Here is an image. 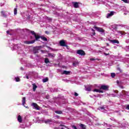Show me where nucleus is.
I'll return each instance as SVG.
<instances>
[{"mask_svg":"<svg viewBox=\"0 0 129 129\" xmlns=\"http://www.w3.org/2000/svg\"><path fill=\"white\" fill-rule=\"evenodd\" d=\"M30 33L31 34H32V35H33V36H34L35 40L24 41L25 44H27V45H29L30 44H34V43H35L36 41H39V39H41V36L37 35V34L35 33V31H30Z\"/></svg>","mask_w":129,"mask_h":129,"instance_id":"nucleus-1","label":"nucleus"},{"mask_svg":"<svg viewBox=\"0 0 129 129\" xmlns=\"http://www.w3.org/2000/svg\"><path fill=\"white\" fill-rule=\"evenodd\" d=\"M94 28L95 29V30L97 31V32H99V33H104V32H105L104 29H103V28L97 27L95 25L94 26Z\"/></svg>","mask_w":129,"mask_h":129,"instance_id":"nucleus-2","label":"nucleus"},{"mask_svg":"<svg viewBox=\"0 0 129 129\" xmlns=\"http://www.w3.org/2000/svg\"><path fill=\"white\" fill-rule=\"evenodd\" d=\"M77 54L81 55V56H85V55H86V53H85V51L82 49L78 50L77 51Z\"/></svg>","mask_w":129,"mask_h":129,"instance_id":"nucleus-3","label":"nucleus"},{"mask_svg":"<svg viewBox=\"0 0 129 129\" xmlns=\"http://www.w3.org/2000/svg\"><path fill=\"white\" fill-rule=\"evenodd\" d=\"M59 45L61 47H66L68 48V45L66 44V42H65V40H61L59 41Z\"/></svg>","mask_w":129,"mask_h":129,"instance_id":"nucleus-4","label":"nucleus"},{"mask_svg":"<svg viewBox=\"0 0 129 129\" xmlns=\"http://www.w3.org/2000/svg\"><path fill=\"white\" fill-rule=\"evenodd\" d=\"M109 87L106 85H101L100 89H102L103 90H108Z\"/></svg>","mask_w":129,"mask_h":129,"instance_id":"nucleus-5","label":"nucleus"},{"mask_svg":"<svg viewBox=\"0 0 129 129\" xmlns=\"http://www.w3.org/2000/svg\"><path fill=\"white\" fill-rule=\"evenodd\" d=\"M109 42L112 43V44H119V41L116 39L111 40L109 39Z\"/></svg>","mask_w":129,"mask_h":129,"instance_id":"nucleus-6","label":"nucleus"},{"mask_svg":"<svg viewBox=\"0 0 129 129\" xmlns=\"http://www.w3.org/2000/svg\"><path fill=\"white\" fill-rule=\"evenodd\" d=\"M32 105V106H33V107H35V108L37 109V110H40V107H39V106L38 105V104H37V103H33Z\"/></svg>","mask_w":129,"mask_h":129,"instance_id":"nucleus-7","label":"nucleus"},{"mask_svg":"<svg viewBox=\"0 0 129 129\" xmlns=\"http://www.w3.org/2000/svg\"><path fill=\"white\" fill-rule=\"evenodd\" d=\"M72 4L74 6V7L75 9H78V8H79V4H78V3H77V2H73Z\"/></svg>","mask_w":129,"mask_h":129,"instance_id":"nucleus-8","label":"nucleus"},{"mask_svg":"<svg viewBox=\"0 0 129 129\" xmlns=\"http://www.w3.org/2000/svg\"><path fill=\"white\" fill-rule=\"evenodd\" d=\"M113 15H114V12L113 11H111L110 13H108L107 15V19H108V18L110 17H112V16H113Z\"/></svg>","mask_w":129,"mask_h":129,"instance_id":"nucleus-9","label":"nucleus"},{"mask_svg":"<svg viewBox=\"0 0 129 129\" xmlns=\"http://www.w3.org/2000/svg\"><path fill=\"white\" fill-rule=\"evenodd\" d=\"M1 16L2 17H4V18H7V15L6 14V11H1Z\"/></svg>","mask_w":129,"mask_h":129,"instance_id":"nucleus-10","label":"nucleus"},{"mask_svg":"<svg viewBox=\"0 0 129 129\" xmlns=\"http://www.w3.org/2000/svg\"><path fill=\"white\" fill-rule=\"evenodd\" d=\"M71 71H63V73L61 74L62 75L65 74L66 75H69L71 73Z\"/></svg>","mask_w":129,"mask_h":129,"instance_id":"nucleus-11","label":"nucleus"},{"mask_svg":"<svg viewBox=\"0 0 129 129\" xmlns=\"http://www.w3.org/2000/svg\"><path fill=\"white\" fill-rule=\"evenodd\" d=\"M18 120L19 122H22V121H23V119L22 118V116H21V115H18Z\"/></svg>","mask_w":129,"mask_h":129,"instance_id":"nucleus-12","label":"nucleus"},{"mask_svg":"<svg viewBox=\"0 0 129 129\" xmlns=\"http://www.w3.org/2000/svg\"><path fill=\"white\" fill-rule=\"evenodd\" d=\"M40 39H41V40L44 42H47L48 41V39H47V38H46L45 36H41Z\"/></svg>","mask_w":129,"mask_h":129,"instance_id":"nucleus-13","label":"nucleus"},{"mask_svg":"<svg viewBox=\"0 0 129 129\" xmlns=\"http://www.w3.org/2000/svg\"><path fill=\"white\" fill-rule=\"evenodd\" d=\"M94 91L95 92H99V93H103V91L101 90V89H95Z\"/></svg>","mask_w":129,"mask_h":129,"instance_id":"nucleus-14","label":"nucleus"},{"mask_svg":"<svg viewBox=\"0 0 129 129\" xmlns=\"http://www.w3.org/2000/svg\"><path fill=\"white\" fill-rule=\"evenodd\" d=\"M80 126L82 129H86V125L84 124L81 123Z\"/></svg>","mask_w":129,"mask_h":129,"instance_id":"nucleus-15","label":"nucleus"},{"mask_svg":"<svg viewBox=\"0 0 129 129\" xmlns=\"http://www.w3.org/2000/svg\"><path fill=\"white\" fill-rule=\"evenodd\" d=\"M33 86V91H36V89L38 88V86H37V85H36V84H33L32 85Z\"/></svg>","mask_w":129,"mask_h":129,"instance_id":"nucleus-16","label":"nucleus"},{"mask_svg":"<svg viewBox=\"0 0 129 129\" xmlns=\"http://www.w3.org/2000/svg\"><path fill=\"white\" fill-rule=\"evenodd\" d=\"M22 102L23 105H25V104H26V97H24L22 98Z\"/></svg>","mask_w":129,"mask_h":129,"instance_id":"nucleus-17","label":"nucleus"},{"mask_svg":"<svg viewBox=\"0 0 129 129\" xmlns=\"http://www.w3.org/2000/svg\"><path fill=\"white\" fill-rule=\"evenodd\" d=\"M42 81H43V83H45V82H48V81H49V78L46 77V78L43 79L42 80Z\"/></svg>","mask_w":129,"mask_h":129,"instance_id":"nucleus-18","label":"nucleus"},{"mask_svg":"<svg viewBox=\"0 0 129 129\" xmlns=\"http://www.w3.org/2000/svg\"><path fill=\"white\" fill-rule=\"evenodd\" d=\"M55 56V54L54 53H48V56L51 57V58H54Z\"/></svg>","mask_w":129,"mask_h":129,"instance_id":"nucleus-19","label":"nucleus"},{"mask_svg":"<svg viewBox=\"0 0 129 129\" xmlns=\"http://www.w3.org/2000/svg\"><path fill=\"white\" fill-rule=\"evenodd\" d=\"M44 62L45 64H48V63H50V60H49V58H46L44 59Z\"/></svg>","mask_w":129,"mask_h":129,"instance_id":"nucleus-20","label":"nucleus"},{"mask_svg":"<svg viewBox=\"0 0 129 129\" xmlns=\"http://www.w3.org/2000/svg\"><path fill=\"white\" fill-rule=\"evenodd\" d=\"M33 53H34V54H37V53H39V49L34 48L33 49Z\"/></svg>","mask_w":129,"mask_h":129,"instance_id":"nucleus-21","label":"nucleus"},{"mask_svg":"<svg viewBox=\"0 0 129 129\" xmlns=\"http://www.w3.org/2000/svg\"><path fill=\"white\" fill-rule=\"evenodd\" d=\"M79 64V62H77V61H74L73 63V66H74V67H76L77 66V65H78Z\"/></svg>","mask_w":129,"mask_h":129,"instance_id":"nucleus-22","label":"nucleus"},{"mask_svg":"<svg viewBox=\"0 0 129 129\" xmlns=\"http://www.w3.org/2000/svg\"><path fill=\"white\" fill-rule=\"evenodd\" d=\"M91 86H89V87L86 88V90L87 91H91Z\"/></svg>","mask_w":129,"mask_h":129,"instance_id":"nucleus-23","label":"nucleus"},{"mask_svg":"<svg viewBox=\"0 0 129 129\" xmlns=\"http://www.w3.org/2000/svg\"><path fill=\"white\" fill-rule=\"evenodd\" d=\"M54 112L55 113H57V114H62V111L56 110V111H54Z\"/></svg>","mask_w":129,"mask_h":129,"instance_id":"nucleus-24","label":"nucleus"},{"mask_svg":"<svg viewBox=\"0 0 129 129\" xmlns=\"http://www.w3.org/2000/svg\"><path fill=\"white\" fill-rule=\"evenodd\" d=\"M15 81L16 82H20L21 81V79L18 77L15 78Z\"/></svg>","mask_w":129,"mask_h":129,"instance_id":"nucleus-25","label":"nucleus"},{"mask_svg":"<svg viewBox=\"0 0 129 129\" xmlns=\"http://www.w3.org/2000/svg\"><path fill=\"white\" fill-rule=\"evenodd\" d=\"M118 33L119 34H121V35H125V32L124 31H118Z\"/></svg>","mask_w":129,"mask_h":129,"instance_id":"nucleus-26","label":"nucleus"},{"mask_svg":"<svg viewBox=\"0 0 129 129\" xmlns=\"http://www.w3.org/2000/svg\"><path fill=\"white\" fill-rule=\"evenodd\" d=\"M111 76L112 78H114V77H115V73H111Z\"/></svg>","mask_w":129,"mask_h":129,"instance_id":"nucleus-27","label":"nucleus"},{"mask_svg":"<svg viewBox=\"0 0 129 129\" xmlns=\"http://www.w3.org/2000/svg\"><path fill=\"white\" fill-rule=\"evenodd\" d=\"M14 15H17V12H18V10L17 9V8L14 9Z\"/></svg>","mask_w":129,"mask_h":129,"instance_id":"nucleus-28","label":"nucleus"},{"mask_svg":"<svg viewBox=\"0 0 129 129\" xmlns=\"http://www.w3.org/2000/svg\"><path fill=\"white\" fill-rule=\"evenodd\" d=\"M72 128H74V129H78V128H77V127H76V126L75 125H72Z\"/></svg>","mask_w":129,"mask_h":129,"instance_id":"nucleus-29","label":"nucleus"},{"mask_svg":"<svg viewBox=\"0 0 129 129\" xmlns=\"http://www.w3.org/2000/svg\"><path fill=\"white\" fill-rule=\"evenodd\" d=\"M46 122H52V120H51V119H47L46 121Z\"/></svg>","mask_w":129,"mask_h":129,"instance_id":"nucleus-30","label":"nucleus"},{"mask_svg":"<svg viewBox=\"0 0 129 129\" xmlns=\"http://www.w3.org/2000/svg\"><path fill=\"white\" fill-rule=\"evenodd\" d=\"M117 70L118 71H119L120 73L122 72L120 68H117Z\"/></svg>","mask_w":129,"mask_h":129,"instance_id":"nucleus-31","label":"nucleus"},{"mask_svg":"<svg viewBox=\"0 0 129 129\" xmlns=\"http://www.w3.org/2000/svg\"><path fill=\"white\" fill-rule=\"evenodd\" d=\"M122 2L125 3V4H127L128 2H127V0H121Z\"/></svg>","mask_w":129,"mask_h":129,"instance_id":"nucleus-32","label":"nucleus"},{"mask_svg":"<svg viewBox=\"0 0 129 129\" xmlns=\"http://www.w3.org/2000/svg\"><path fill=\"white\" fill-rule=\"evenodd\" d=\"M45 33L46 34V35H49V34H50V32H49V31H45Z\"/></svg>","mask_w":129,"mask_h":129,"instance_id":"nucleus-33","label":"nucleus"},{"mask_svg":"<svg viewBox=\"0 0 129 129\" xmlns=\"http://www.w3.org/2000/svg\"><path fill=\"white\" fill-rule=\"evenodd\" d=\"M104 55H105V56H108V55H109V53H106L105 52H104Z\"/></svg>","mask_w":129,"mask_h":129,"instance_id":"nucleus-34","label":"nucleus"},{"mask_svg":"<svg viewBox=\"0 0 129 129\" xmlns=\"http://www.w3.org/2000/svg\"><path fill=\"white\" fill-rule=\"evenodd\" d=\"M61 126H63V127H61V129H65V127L66 128V127H66V126H65V125H60Z\"/></svg>","mask_w":129,"mask_h":129,"instance_id":"nucleus-35","label":"nucleus"},{"mask_svg":"<svg viewBox=\"0 0 129 129\" xmlns=\"http://www.w3.org/2000/svg\"><path fill=\"white\" fill-rule=\"evenodd\" d=\"M75 96H78V93L75 92Z\"/></svg>","mask_w":129,"mask_h":129,"instance_id":"nucleus-36","label":"nucleus"},{"mask_svg":"<svg viewBox=\"0 0 129 129\" xmlns=\"http://www.w3.org/2000/svg\"><path fill=\"white\" fill-rule=\"evenodd\" d=\"M120 88H121V89H123V88H124V87L122 86H119Z\"/></svg>","mask_w":129,"mask_h":129,"instance_id":"nucleus-37","label":"nucleus"},{"mask_svg":"<svg viewBox=\"0 0 129 129\" xmlns=\"http://www.w3.org/2000/svg\"><path fill=\"white\" fill-rule=\"evenodd\" d=\"M90 61H94V60H95V59H94V58H91V59H90Z\"/></svg>","mask_w":129,"mask_h":129,"instance_id":"nucleus-38","label":"nucleus"},{"mask_svg":"<svg viewBox=\"0 0 129 129\" xmlns=\"http://www.w3.org/2000/svg\"><path fill=\"white\" fill-rule=\"evenodd\" d=\"M100 108L101 109H104V107H100Z\"/></svg>","mask_w":129,"mask_h":129,"instance_id":"nucleus-39","label":"nucleus"},{"mask_svg":"<svg viewBox=\"0 0 129 129\" xmlns=\"http://www.w3.org/2000/svg\"><path fill=\"white\" fill-rule=\"evenodd\" d=\"M91 31H92V32H95V30H94V29H91Z\"/></svg>","mask_w":129,"mask_h":129,"instance_id":"nucleus-40","label":"nucleus"},{"mask_svg":"<svg viewBox=\"0 0 129 129\" xmlns=\"http://www.w3.org/2000/svg\"><path fill=\"white\" fill-rule=\"evenodd\" d=\"M93 36L95 35V32H93Z\"/></svg>","mask_w":129,"mask_h":129,"instance_id":"nucleus-41","label":"nucleus"},{"mask_svg":"<svg viewBox=\"0 0 129 129\" xmlns=\"http://www.w3.org/2000/svg\"><path fill=\"white\" fill-rule=\"evenodd\" d=\"M7 34H10V31H7Z\"/></svg>","mask_w":129,"mask_h":129,"instance_id":"nucleus-42","label":"nucleus"},{"mask_svg":"<svg viewBox=\"0 0 129 129\" xmlns=\"http://www.w3.org/2000/svg\"><path fill=\"white\" fill-rule=\"evenodd\" d=\"M106 45H107V46H109V44L108 43H106Z\"/></svg>","mask_w":129,"mask_h":129,"instance_id":"nucleus-43","label":"nucleus"},{"mask_svg":"<svg viewBox=\"0 0 129 129\" xmlns=\"http://www.w3.org/2000/svg\"><path fill=\"white\" fill-rule=\"evenodd\" d=\"M26 78H27V79H29V76H26Z\"/></svg>","mask_w":129,"mask_h":129,"instance_id":"nucleus-44","label":"nucleus"},{"mask_svg":"<svg viewBox=\"0 0 129 129\" xmlns=\"http://www.w3.org/2000/svg\"><path fill=\"white\" fill-rule=\"evenodd\" d=\"M116 83H117V84H118V83H119V82L118 81H116Z\"/></svg>","mask_w":129,"mask_h":129,"instance_id":"nucleus-45","label":"nucleus"},{"mask_svg":"<svg viewBox=\"0 0 129 129\" xmlns=\"http://www.w3.org/2000/svg\"><path fill=\"white\" fill-rule=\"evenodd\" d=\"M21 70H24V68H21Z\"/></svg>","mask_w":129,"mask_h":129,"instance_id":"nucleus-46","label":"nucleus"},{"mask_svg":"<svg viewBox=\"0 0 129 129\" xmlns=\"http://www.w3.org/2000/svg\"><path fill=\"white\" fill-rule=\"evenodd\" d=\"M48 48H49V49H52V48H51V47H48Z\"/></svg>","mask_w":129,"mask_h":129,"instance_id":"nucleus-47","label":"nucleus"},{"mask_svg":"<svg viewBox=\"0 0 129 129\" xmlns=\"http://www.w3.org/2000/svg\"><path fill=\"white\" fill-rule=\"evenodd\" d=\"M46 98L47 99H48V97H46Z\"/></svg>","mask_w":129,"mask_h":129,"instance_id":"nucleus-48","label":"nucleus"},{"mask_svg":"<svg viewBox=\"0 0 129 129\" xmlns=\"http://www.w3.org/2000/svg\"><path fill=\"white\" fill-rule=\"evenodd\" d=\"M107 129H111V128H107Z\"/></svg>","mask_w":129,"mask_h":129,"instance_id":"nucleus-49","label":"nucleus"},{"mask_svg":"<svg viewBox=\"0 0 129 129\" xmlns=\"http://www.w3.org/2000/svg\"><path fill=\"white\" fill-rule=\"evenodd\" d=\"M41 52H43V50H41Z\"/></svg>","mask_w":129,"mask_h":129,"instance_id":"nucleus-50","label":"nucleus"},{"mask_svg":"<svg viewBox=\"0 0 129 129\" xmlns=\"http://www.w3.org/2000/svg\"><path fill=\"white\" fill-rule=\"evenodd\" d=\"M124 92H125V91H123Z\"/></svg>","mask_w":129,"mask_h":129,"instance_id":"nucleus-51","label":"nucleus"}]
</instances>
